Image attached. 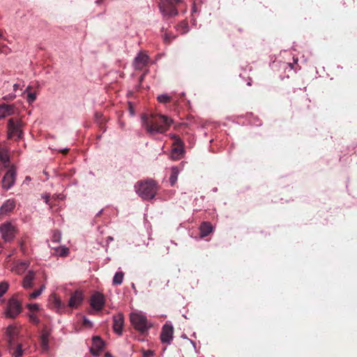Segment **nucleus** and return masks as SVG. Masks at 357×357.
I'll return each mask as SVG.
<instances>
[{
	"mask_svg": "<svg viewBox=\"0 0 357 357\" xmlns=\"http://www.w3.org/2000/svg\"><path fill=\"white\" fill-rule=\"evenodd\" d=\"M142 126L150 135L165 133L172 125V121L167 116L151 114L142 117Z\"/></svg>",
	"mask_w": 357,
	"mask_h": 357,
	"instance_id": "1",
	"label": "nucleus"
},
{
	"mask_svg": "<svg viewBox=\"0 0 357 357\" xmlns=\"http://www.w3.org/2000/svg\"><path fill=\"white\" fill-rule=\"evenodd\" d=\"M23 121L17 118H10L7 123V137L8 139L20 141L24 137Z\"/></svg>",
	"mask_w": 357,
	"mask_h": 357,
	"instance_id": "2",
	"label": "nucleus"
},
{
	"mask_svg": "<svg viewBox=\"0 0 357 357\" xmlns=\"http://www.w3.org/2000/svg\"><path fill=\"white\" fill-rule=\"evenodd\" d=\"M135 187L138 195L144 199H153L158 190L156 183L153 180L138 181Z\"/></svg>",
	"mask_w": 357,
	"mask_h": 357,
	"instance_id": "3",
	"label": "nucleus"
},
{
	"mask_svg": "<svg viewBox=\"0 0 357 357\" xmlns=\"http://www.w3.org/2000/svg\"><path fill=\"white\" fill-rule=\"evenodd\" d=\"M182 2L183 0H160L158 6L165 16L174 17L178 15L176 6Z\"/></svg>",
	"mask_w": 357,
	"mask_h": 357,
	"instance_id": "4",
	"label": "nucleus"
},
{
	"mask_svg": "<svg viewBox=\"0 0 357 357\" xmlns=\"http://www.w3.org/2000/svg\"><path fill=\"white\" fill-rule=\"evenodd\" d=\"M130 321L135 329L140 333H144L151 327L148 324L146 317L139 312L130 313Z\"/></svg>",
	"mask_w": 357,
	"mask_h": 357,
	"instance_id": "5",
	"label": "nucleus"
},
{
	"mask_svg": "<svg viewBox=\"0 0 357 357\" xmlns=\"http://www.w3.org/2000/svg\"><path fill=\"white\" fill-rule=\"evenodd\" d=\"M22 311V305L20 303L15 299L11 298L8 301L5 314L6 317L15 319Z\"/></svg>",
	"mask_w": 357,
	"mask_h": 357,
	"instance_id": "6",
	"label": "nucleus"
},
{
	"mask_svg": "<svg viewBox=\"0 0 357 357\" xmlns=\"http://www.w3.org/2000/svg\"><path fill=\"white\" fill-rule=\"evenodd\" d=\"M174 142L172 150V158L174 160H179L184 154V144L181 139L177 135H173Z\"/></svg>",
	"mask_w": 357,
	"mask_h": 357,
	"instance_id": "7",
	"label": "nucleus"
},
{
	"mask_svg": "<svg viewBox=\"0 0 357 357\" xmlns=\"http://www.w3.org/2000/svg\"><path fill=\"white\" fill-rule=\"evenodd\" d=\"M16 180V171L14 167H10L7 170L1 180V187L3 189L8 190L11 188Z\"/></svg>",
	"mask_w": 357,
	"mask_h": 357,
	"instance_id": "8",
	"label": "nucleus"
},
{
	"mask_svg": "<svg viewBox=\"0 0 357 357\" xmlns=\"http://www.w3.org/2000/svg\"><path fill=\"white\" fill-rule=\"evenodd\" d=\"M0 232L5 241H10L15 238L16 230L11 223L6 222L0 227Z\"/></svg>",
	"mask_w": 357,
	"mask_h": 357,
	"instance_id": "9",
	"label": "nucleus"
},
{
	"mask_svg": "<svg viewBox=\"0 0 357 357\" xmlns=\"http://www.w3.org/2000/svg\"><path fill=\"white\" fill-rule=\"evenodd\" d=\"M174 328L171 324L166 323L163 325L160 333L162 343L170 344L173 340Z\"/></svg>",
	"mask_w": 357,
	"mask_h": 357,
	"instance_id": "10",
	"label": "nucleus"
},
{
	"mask_svg": "<svg viewBox=\"0 0 357 357\" xmlns=\"http://www.w3.org/2000/svg\"><path fill=\"white\" fill-rule=\"evenodd\" d=\"M105 304V298L104 295L100 292L93 294L90 299L91 306L96 310H101Z\"/></svg>",
	"mask_w": 357,
	"mask_h": 357,
	"instance_id": "11",
	"label": "nucleus"
},
{
	"mask_svg": "<svg viewBox=\"0 0 357 357\" xmlns=\"http://www.w3.org/2000/svg\"><path fill=\"white\" fill-rule=\"evenodd\" d=\"M8 351L14 357H20L23 354L21 344L13 339L8 340Z\"/></svg>",
	"mask_w": 357,
	"mask_h": 357,
	"instance_id": "12",
	"label": "nucleus"
},
{
	"mask_svg": "<svg viewBox=\"0 0 357 357\" xmlns=\"http://www.w3.org/2000/svg\"><path fill=\"white\" fill-rule=\"evenodd\" d=\"M51 329L45 326L42 331L40 337V346L43 351H47L49 349V338L51 335Z\"/></svg>",
	"mask_w": 357,
	"mask_h": 357,
	"instance_id": "13",
	"label": "nucleus"
},
{
	"mask_svg": "<svg viewBox=\"0 0 357 357\" xmlns=\"http://www.w3.org/2000/svg\"><path fill=\"white\" fill-rule=\"evenodd\" d=\"M82 293L80 291L77 290L71 294L68 302V306L71 308H77L82 303Z\"/></svg>",
	"mask_w": 357,
	"mask_h": 357,
	"instance_id": "14",
	"label": "nucleus"
},
{
	"mask_svg": "<svg viewBox=\"0 0 357 357\" xmlns=\"http://www.w3.org/2000/svg\"><path fill=\"white\" fill-rule=\"evenodd\" d=\"M113 328L115 333L121 335L124 324V317L123 314L119 313L113 317Z\"/></svg>",
	"mask_w": 357,
	"mask_h": 357,
	"instance_id": "15",
	"label": "nucleus"
},
{
	"mask_svg": "<svg viewBox=\"0 0 357 357\" xmlns=\"http://www.w3.org/2000/svg\"><path fill=\"white\" fill-rule=\"evenodd\" d=\"M149 56L144 54L143 52H140L135 59L134 61V66L137 70L143 69L148 63Z\"/></svg>",
	"mask_w": 357,
	"mask_h": 357,
	"instance_id": "16",
	"label": "nucleus"
},
{
	"mask_svg": "<svg viewBox=\"0 0 357 357\" xmlns=\"http://www.w3.org/2000/svg\"><path fill=\"white\" fill-rule=\"evenodd\" d=\"M16 203L14 199H8L6 200L0 208V213L1 215H8L10 214L15 208Z\"/></svg>",
	"mask_w": 357,
	"mask_h": 357,
	"instance_id": "17",
	"label": "nucleus"
},
{
	"mask_svg": "<svg viewBox=\"0 0 357 357\" xmlns=\"http://www.w3.org/2000/svg\"><path fill=\"white\" fill-rule=\"evenodd\" d=\"M14 114V106L5 103L0 105V119Z\"/></svg>",
	"mask_w": 357,
	"mask_h": 357,
	"instance_id": "18",
	"label": "nucleus"
},
{
	"mask_svg": "<svg viewBox=\"0 0 357 357\" xmlns=\"http://www.w3.org/2000/svg\"><path fill=\"white\" fill-rule=\"evenodd\" d=\"M35 278V273L33 271H30L28 273L24 276L22 280V287L24 289H29L33 287V280Z\"/></svg>",
	"mask_w": 357,
	"mask_h": 357,
	"instance_id": "19",
	"label": "nucleus"
},
{
	"mask_svg": "<svg viewBox=\"0 0 357 357\" xmlns=\"http://www.w3.org/2000/svg\"><path fill=\"white\" fill-rule=\"evenodd\" d=\"M200 234L202 237L208 236L213 230L212 225L210 222H204L200 225Z\"/></svg>",
	"mask_w": 357,
	"mask_h": 357,
	"instance_id": "20",
	"label": "nucleus"
},
{
	"mask_svg": "<svg viewBox=\"0 0 357 357\" xmlns=\"http://www.w3.org/2000/svg\"><path fill=\"white\" fill-rule=\"evenodd\" d=\"M51 304L54 308L58 310H63L65 307V305L61 302V299L57 297L55 294L50 296Z\"/></svg>",
	"mask_w": 357,
	"mask_h": 357,
	"instance_id": "21",
	"label": "nucleus"
},
{
	"mask_svg": "<svg viewBox=\"0 0 357 357\" xmlns=\"http://www.w3.org/2000/svg\"><path fill=\"white\" fill-rule=\"evenodd\" d=\"M105 344L102 339L96 336L93 337V346L91 348V351L93 352L94 349H96L97 351H101L104 348Z\"/></svg>",
	"mask_w": 357,
	"mask_h": 357,
	"instance_id": "22",
	"label": "nucleus"
},
{
	"mask_svg": "<svg viewBox=\"0 0 357 357\" xmlns=\"http://www.w3.org/2000/svg\"><path fill=\"white\" fill-rule=\"evenodd\" d=\"M178 173H179V169L177 167H172L171 175L169 177V182L171 183V185L173 186L176 183Z\"/></svg>",
	"mask_w": 357,
	"mask_h": 357,
	"instance_id": "23",
	"label": "nucleus"
},
{
	"mask_svg": "<svg viewBox=\"0 0 357 357\" xmlns=\"http://www.w3.org/2000/svg\"><path fill=\"white\" fill-rule=\"evenodd\" d=\"M6 333L8 335V340L13 339L15 340V336L17 335L18 328L17 326L13 325H10L8 326Z\"/></svg>",
	"mask_w": 357,
	"mask_h": 357,
	"instance_id": "24",
	"label": "nucleus"
},
{
	"mask_svg": "<svg viewBox=\"0 0 357 357\" xmlns=\"http://www.w3.org/2000/svg\"><path fill=\"white\" fill-rule=\"evenodd\" d=\"M124 273L121 271L116 272L113 278V284L120 285L123 282Z\"/></svg>",
	"mask_w": 357,
	"mask_h": 357,
	"instance_id": "25",
	"label": "nucleus"
},
{
	"mask_svg": "<svg viewBox=\"0 0 357 357\" xmlns=\"http://www.w3.org/2000/svg\"><path fill=\"white\" fill-rule=\"evenodd\" d=\"M0 160L4 164L9 162V155L6 149L0 148Z\"/></svg>",
	"mask_w": 357,
	"mask_h": 357,
	"instance_id": "26",
	"label": "nucleus"
},
{
	"mask_svg": "<svg viewBox=\"0 0 357 357\" xmlns=\"http://www.w3.org/2000/svg\"><path fill=\"white\" fill-rule=\"evenodd\" d=\"M45 285L43 284V285H41L40 289L35 290L32 293L29 294V299H35L37 297H38L41 294L43 291L45 289Z\"/></svg>",
	"mask_w": 357,
	"mask_h": 357,
	"instance_id": "27",
	"label": "nucleus"
},
{
	"mask_svg": "<svg viewBox=\"0 0 357 357\" xmlns=\"http://www.w3.org/2000/svg\"><path fill=\"white\" fill-rule=\"evenodd\" d=\"M157 100L159 102L165 104V103L170 102L172 101V97L167 94H162V95H159L157 97Z\"/></svg>",
	"mask_w": 357,
	"mask_h": 357,
	"instance_id": "28",
	"label": "nucleus"
},
{
	"mask_svg": "<svg viewBox=\"0 0 357 357\" xmlns=\"http://www.w3.org/2000/svg\"><path fill=\"white\" fill-rule=\"evenodd\" d=\"M28 267V264L26 262H21L15 268V272L17 274L22 273Z\"/></svg>",
	"mask_w": 357,
	"mask_h": 357,
	"instance_id": "29",
	"label": "nucleus"
},
{
	"mask_svg": "<svg viewBox=\"0 0 357 357\" xmlns=\"http://www.w3.org/2000/svg\"><path fill=\"white\" fill-rule=\"evenodd\" d=\"M9 287V284L7 282H1L0 283V298L6 294Z\"/></svg>",
	"mask_w": 357,
	"mask_h": 357,
	"instance_id": "30",
	"label": "nucleus"
},
{
	"mask_svg": "<svg viewBox=\"0 0 357 357\" xmlns=\"http://www.w3.org/2000/svg\"><path fill=\"white\" fill-rule=\"evenodd\" d=\"M61 233L59 231H54L52 237V241L58 243L61 240Z\"/></svg>",
	"mask_w": 357,
	"mask_h": 357,
	"instance_id": "31",
	"label": "nucleus"
},
{
	"mask_svg": "<svg viewBox=\"0 0 357 357\" xmlns=\"http://www.w3.org/2000/svg\"><path fill=\"white\" fill-rule=\"evenodd\" d=\"M59 255L61 257H66L69 253V250L67 248H61L58 250Z\"/></svg>",
	"mask_w": 357,
	"mask_h": 357,
	"instance_id": "32",
	"label": "nucleus"
},
{
	"mask_svg": "<svg viewBox=\"0 0 357 357\" xmlns=\"http://www.w3.org/2000/svg\"><path fill=\"white\" fill-rule=\"evenodd\" d=\"M27 307L31 312H34V311L36 312L39 310V306L36 303L28 304Z\"/></svg>",
	"mask_w": 357,
	"mask_h": 357,
	"instance_id": "33",
	"label": "nucleus"
},
{
	"mask_svg": "<svg viewBox=\"0 0 357 357\" xmlns=\"http://www.w3.org/2000/svg\"><path fill=\"white\" fill-rule=\"evenodd\" d=\"M29 319L34 324H38V323H39V319L34 314H29Z\"/></svg>",
	"mask_w": 357,
	"mask_h": 357,
	"instance_id": "34",
	"label": "nucleus"
},
{
	"mask_svg": "<svg viewBox=\"0 0 357 357\" xmlns=\"http://www.w3.org/2000/svg\"><path fill=\"white\" fill-rule=\"evenodd\" d=\"M36 99V95L34 93H29L27 96V101L29 103H32Z\"/></svg>",
	"mask_w": 357,
	"mask_h": 357,
	"instance_id": "35",
	"label": "nucleus"
},
{
	"mask_svg": "<svg viewBox=\"0 0 357 357\" xmlns=\"http://www.w3.org/2000/svg\"><path fill=\"white\" fill-rule=\"evenodd\" d=\"M153 351L151 350H147L143 351V356L142 357H153Z\"/></svg>",
	"mask_w": 357,
	"mask_h": 357,
	"instance_id": "36",
	"label": "nucleus"
},
{
	"mask_svg": "<svg viewBox=\"0 0 357 357\" xmlns=\"http://www.w3.org/2000/svg\"><path fill=\"white\" fill-rule=\"evenodd\" d=\"M69 151V149H63L61 151V153H63V154H67Z\"/></svg>",
	"mask_w": 357,
	"mask_h": 357,
	"instance_id": "37",
	"label": "nucleus"
},
{
	"mask_svg": "<svg viewBox=\"0 0 357 357\" xmlns=\"http://www.w3.org/2000/svg\"><path fill=\"white\" fill-rule=\"evenodd\" d=\"M84 323L85 325H88V324L91 325V322L89 320H87V319H84Z\"/></svg>",
	"mask_w": 357,
	"mask_h": 357,
	"instance_id": "38",
	"label": "nucleus"
},
{
	"mask_svg": "<svg viewBox=\"0 0 357 357\" xmlns=\"http://www.w3.org/2000/svg\"><path fill=\"white\" fill-rule=\"evenodd\" d=\"M130 112L132 114H134V110H133V108L131 107V105H130Z\"/></svg>",
	"mask_w": 357,
	"mask_h": 357,
	"instance_id": "39",
	"label": "nucleus"
},
{
	"mask_svg": "<svg viewBox=\"0 0 357 357\" xmlns=\"http://www.w3.org/2000/svg\"><path fill=\"white\" fill-rule=\"evenodd\" d=\"M0 248H3V243H1V241H0Z\"/></svg>",
	"mask_w": 357,
	"mask_h": 357,
	"instance_id": "40",
	"label": "nucleus"
},
{
	"mask_svg": "<svg viewBox=\"0 0 357 357\" xmlns=\"http://www.w3.org/2000/svg\"><path fill=\"white\" fill-rule=\"evenodd\" d=\"M102 0H98L96 1L97 3H100V2H102Z\"/></svg>",
	"mask_w": 357,
	"mask_h": 357,
	"instance_id": "41",
	"label": "nucleus"
},
{
	"mask_svg": "<svg viewBox=\"0 0 357 357\" xmlns=\"http://www.w3.org/2000/svg\"><path fill=\"white\" fill-rule=\"evenodd\" d=\"M3 38V36L1 34V33L0 32V38Z\"/></svg>",
	"mask_w": 357,
	"mask_h": 357,
	"instance_id": "42",
	"label": "nucleus"
},
{
	"mask_svg": "<svg viewBox=\"0 0 357 357\" xmlns=\"http://www.w3.org/2000/svg\"><path fill=\"white\" fill-rule=\"evenodd\" d=\"M45 202H46L47 204L48 203V198H46Z\"/></svg>",
	"mask_w": 357,
	"mask_h": 357,
	"instance_id": "43",
	"label": "nucleus"
},
{
	"mask_svg": "<svg viewBox=\"0 0 357 357\" xmlns=\"http://www.w3.org/2000/svg\"><path fill=\"white\" fill-rule=\"evenodd\" d=\"M17 84H15V85H14V88H15H15H17Z\"/></svg>",
	"mask_w": 357,
	"mask_h": 357,
	"instance_id": "44",
	"label": "nucleus"
},
{
	"mask_svg": "<svg viewBox=\"0 0 357 357\" xmlns=\"http://www.w3.org/2000/svg\"><path fill=\"white\" fill-rule=\"evenodd\" d=\"M101 213V211H99V213L97 214V215H99Z\"/></svg>",
	"mask_w": 357,
	"mask_h": 357,
	"instance_id": "45",
	"label": "nucleus"
}]
</instances>
